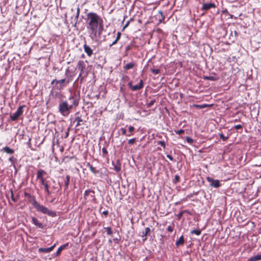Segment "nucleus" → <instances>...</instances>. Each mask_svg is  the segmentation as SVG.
<instances>
[{"instance_id": "5", "label": "nucleus", "mask_w": 261, "mask_h": 261, "mask_svg": "<svg viewBox=\"0 0 261 261\" xmlns=\"http://www.w3.org/2000/svg\"><path fill=\"white\" fill-rule=\"evenodd\" d=\"M70 80L67 79L66 78L57 80L56 79L53 80L51 82V84H56V86H57V88L59 90L63 89L64 87L67 86V85L69 83Z\"/></svg>"}, {"instance_id": "7", "label": "nucleus", "mask_w": 261, "mask_h": 261, "mask_svg": "<svg viewBox=\"0 0 261 261\" xmlns=\"http://www.w3.org/2000/svg\"><path fill=\"white\" fill-rule=\"evenodd\" d=\"M25 105H22L19 106L17 109L16 111L11 115L10 117L12 121H16L18 119V118L23 113V109L25 107Z\"/></svg>"}, {"instance_id": "55", "label": "nucleus", "mask_w": 261, "mask_h": 261, "mask_svg": "<svg viewBox=\"0 0 261 261\" xmlns=\"http://www.w3.org/2000/svg\"><path fill=\"white\" fill-rule=\"evenodd\" d=\"M228 13V11L226 9L222 11V13Z\"/></svg>"}, {"instance_id": "20", "label": "nucleus", "mask_w": 261, "mask_h": 261, "mask_svg": "<svg viewBox=\"0 0 261 261\" xmlns=\"http://www.w3.org/2000/svg\"><path fill=\"white\" fill-rule=\"evenodd\" d=\"M70 180V176L69 175H67L65 180V184H64V191H66L68 189Z\"/></svg>"}, {"instance_id": "52", "label": "nucleus", "mask_w": 261, "mask_h": 261, "mask_svg": "<svg viewBox=\"0 0 261 261\" xmlns=\"http://www.w3.org/2000/svg\"><path fill=\"white\" fill-rule=\"evenodd\" d=\"M121 131L123 135L125 134V133H126L125 129L122 128H121Z\"/></svg>"}, {"instance_id": "19", "label": "nucleus", "mask_w": 261, "mask_h": 261, "mask_svg": "<svg viewBox=\"0 0 261 261\" xmlns=\"http://www.w3.org/2000/svg\"><path fill=\"white\" fill-rule=\"evenodd\" d=\"M2 151L5 152L9 154H12L14 152V150L11 148H10L8 146H5L2 149Z\"/></svg>"}, {"instance_id": "28", "label": "nucleus", "mask_w": 261, "mask_h": 261, "mask_svg": "<svg viewBox=\"0 0 261 261\" xmlns=\"http://www.w3.org/2000/svg\"><path fill=\"white\" fill-rule=\"evenodd\" d=\"M253 261H257L261 260V254H257L252 257Z\"/></svg>"}, {"instance_id": "31", "label": "nucleus", "mask_w": 261, "mask_h": 261, "mask_svg": "<svg viewBox=\"0 0 261 261\" xmlns=\"http://www.w3.org/2000/svg\"><path fill=\"white\" fill-rule=\"evenodd\" d=\"M219 136L220 139H221L224 141H226L228 138V137H225L222 133L220 134Z\"/></svg>"}, {"instance_id": "6", "label": "nucleus", "mask_w": 261, "mask_h": 261, "mask_svg": "<svg viewBox=\"0 0 261 261\" xmlns=\"http://www.w3.org/2000/svg\"><path fill=\"white\" fill-rule=\"evenodd\" d=\"M71 11L72 13V15L70 17V23L72 24L74 27H75L79 17L80 9L79 7L77 6L75 9L71 8Z\"/></svg>"}, {"instance_id": "57", "label": "nucleus", "mask_w": 261, "mask_h": 261, "mask_svg": "<svg viewBox=\"0 0 261 261\" xmlns=\"http://www.w3.org/2000/svg\"><path fill=\"white\" fill-rule=\"evenodd\" d=\"M56 95H59V96H62L61 94L58 93V92L56 93Z\"/></svg>"}, {"instance_id": "51", "label": "nucleus", "mask_w": 261, "mask_h": 261, "mask_svg": "<svg viewBox=\"0 0 261 261\" xmlns=\"http://www.w3.org/2000/svg\"><path fill=\"white\" fill-rule=\"evenodd\" d=\"M201 109H203V108H206L207 107H208V105L207 104H203V105H201Z\"/></svg>"}, {"instance_id": "11", "label": "nucleus", "mask_w": 261, "mask_h": 261, "mask_svg": "<svg viewBox=\"0 0 261 261\" xmlns=\"http://www.w3.org/2000/svg\"><path fill=\"white\" fill-rule=\"evenodd\" d=\"M216 7V5L214 3H202V7L201 8L202 11H206L211 8H215Z\"/></svg>"}, {"instance_id": "33", "label": "nucleus", "mask_w": 261, "mask_h": 261, "mask_svg": "<svg viewBox=\"0 0 261 261\" xmlns=\"http://www.w3.org/2000/svg\"><path fill=\"white\" fill-rule=\"evenodd\" d=\"M175 133L176 134L181 135V134H184L185 133V130L184 129H180L179 130H175Z\"/></svg>"}, {"instance_id": "32", "label": "nucleus", "mask_w": 261, "mask_h": 261, "mask_svg": "<svg viewBox=\"0 0 261 261\" xmlns=\"http://www.w3.org/2000/svg\"><path fill=\"white\" fill-rule=\"evenodd\" d=\"M150 71L154 74H158L160 72V70L159 69H150Z\"/></svg>"}, {"instance_id": "9", "label": "nucleus", "mask_w": 261, "mask_h": 261, "mask_svg": "<svg viewBox=\"0 0 261 261\" xmlns=\"http://www.w3.org/2000/svg\"><path fill=\"white\" fill-rule=\"evenodd\" d=\"M207 181L210 182V186L212 187L218 188L221 187V184L219 180L213 179L209 176L206 177Z\"/></svg>"}, {"instance_id": "49", "label": "nucleus", "mask_w": 261, "mask_h": 261, "mask_svg": "<svg viewBox=\"0 0 261 261\" xmlns=\"http://www.w3.org/2000/svg\"><path fill=\"white\" fill-rule=\"evenodd\" d=\"M102 214L104 215L105 216H107L108 215V211H105L102 212Z\"/></svg>"}, {"instance_id": "35", "label": "nucleus", "mask_w": 261, "mask_h": 261, "mask_svg": "<svg viewBox=\"0 0 261 261\" xmlns=\"http://www.w3.org/2000/svg\"><path fill=\"white\" fill-rule=\"evenodd\" d=\"M186 141L188 143L191 144H192L193 142V139L189 137H186Z\"/></svg>"}, {"instance_id": "1", "label": "nucleus", "mask_w": 261, "mask_h": 261, "mask_svg": "<svg viewBox=\"0 0 261 261\" xmlns=\"http://www.w3.org/2000/svg\"><path fill=\"white\" fill-rule=\"evenodd\" d=\"M87 28L91 34L96 38L100 36L103 29L102 19L96 13H88Z\"/></svg>"}, {"instance_id": "24", "label": "nucleus", "mask_w": 261, "mask_h": 261, "mask_svg": "<svg viewBox=\"0 0 261 261\" xmlns=\"http://www.w3.org/2000/svg\"><path fill=\"white\" fill-rule=\"evenodd\" d=\"M204 79L210 81H216L218 80V77L215 75L214 76H204Z\"/></svg>"}, {"instance_id": "45", "label": "nucleus", "mask_w": 261, "mask_h": 261, "mask_svg": "<svg viewBox=\"0 0 261 261\" xmlns=\"http://www.w3.org/2000/svg\"><path fill=\"white\" fill-rule=\"evenodd\" d=\"M43 186H44L45 190V189H49V185H48V184H47V182H46V184H45L44 185H43Z\"/></svg>"}, {"instance_id": "13", "label": "nucleus", "mask_w": 261, "mask_h": 261, "mask_svg": "<svg viewBox=\"0 0 261 261\" xmlns=\"http://www.w3.org/2000/svg\"><path fill=\"white\" fill-rule=\"evenodd\" d=\"M85 64L83 60H80L77 63V67L79 70H80V73L79 76H81L83 74V70L85 68Z\"/></svg>"}, {"instance_id": "53", "label": "nucleus", "mask_w": 261, "mask_h": 261, "mask_svg": "<svg viewBox=\"0 0 261 261\" xmlns=\"http://www.w3.org/2000/svg\"><path fill=\"white\" fill-rule=\"evenodd\" d=\"M159 13L162 15V16L163 17V18L164 19V17L163 16V13L162 11H159Z\"/></svg>"}, {"instance_id": "36", "label": "nucleus", "mask_w": 261, "mask_h": 261, "mask_svg": "<svg viewBox=\"0 0 261 261\" xmlns=\"http://www.w3.org/2000/svg\"><path fill=\"white\" fill-rule=\"evenodd\" d=\"M158 144L160 145L161 146H162L164 148L166 147V144H165V142L164 141H160L158 142Z\"/></svg>"}, {"instance_id": "40", "label": "nucleus", "mask_w": 261, "mask_h": 261, "mask_svg": "<svg viewBox=\"0 0 261 261\" xmlns=\"http://www.w3.org/2000/svg\"><path fill=\"white\" fill-rule=\"evenodd\" d=\"M120 36H121V33L120 32H118L117 34V37L115 39V44L116 43L117 41L120 39Z\"/></svg>"}, {"instance_id": "8", "label": "nucleus", "mask_w": 261, "mask_h": 261, "mask_svg": "<svg viewBox=\"0 0 261 261\" xmlns=\"http://www.w3.org/2000/svg\"><path fill=\"white\" fill-rule=\"evenodd\" d=\"M46 174V172L43 169H39L37 171L36 178L40 180V183L42 185L47 182L44 177V176Z\"/></svg>"}, {"instance_id": "38", "label": "nucleus", "mask_w": 261, "mask_h": 261, "mask_svg": "<svg viewBox=\"0 0 261 261\" xmlns=\"http://www.w3.org/2000/svg\"><path fill=\"white\" fill-rule=\"evenodd\" d=\"M174 229V225H169L167 227V230L168 231L172 232Z\"/></svg>"}, {"instance_id": "4", "label": "nucleus", "mask_w": 261, "mask_h": 261, "mask_svg": "<svg viewBox=\"0 0 261 261\" xmlns=\"http://www.w3.org/2000/svg\"><path fill=\"white\" fill-rule=\"evenodd\" d=\"M68 100L70 101L69 105L72 106V108H76L79 104L80 95L79 93L72 92L69 97Z\"/></svg>"}, {"instance_id": "61", "label": "nucleus", "mask_w": 261, "mask_h": 261, "mask_svg": "<svg viewBox=\"0 0 261 261\" xmlns=\"http://www.w3.org/2000/svg\"><path fill=\"white\" fill-rule=\"evenodd\" d=\"M146 240V238H145L144 239V241H145Z\"/></svg>"}, {"instance_id": "25", "label": "nucleus", "mask_w": 261, "mask_h": 261, "mask_svg": "<svg viewBox=\"0 0 261 261\" xmlns=\"http://www.w3.org/2000/svg\"><path fill=\"white\" fill-rule=\"evenodd\" d=\"M135 66V64L133 63H129L127 64H126L124 67V69L125 70H128V69H132Z\"/></svg>"}, {"instance_id": "23", "label": "nucleus", "mask_w": 261, "mask_h": 261, "mask_svg": "<svg viewBox=\"0 0 261 261\" xmlns=\"http://www.w3.org/2000/svg\"><path fill=\"white\" fill-rule=\"evenodd\" d=\"M75 121L77 122L76 124V126H79L82 124H84L85 123V121H84L81 117L77 116L75 118Z\"/></svg>"}, {"instance_id": "2", "label": "nucleus", "mask_w": 261, "mask_h": 261, "mask_svg": "<svg viewBox=\"0 0 261 261\" xmlns=\"http://www.w3.org/2000/svg\"><path fill=\"white\" fill-rule=\"evenodd\" d=\"M72 109V106H70L66 100L61 101L59 103V111L64 117L68 116L70 113V110Z\"/></svg>"}, {"instance_id": "48", "label": "nucleus", "mask_w": 261, "mask_h": 261, "mask_svg": "<svg viewBox=\"0 0 261 261\" xmlns=\"http://www.w3.org/2000/svg\"><path fill=\"white\" fill-rule=\"evenodd\" d=\"M45 191L46 193L48 195H50L51 192H50V191H49V189H45Z\"/></svg>"}, {"instance_id": "41", "label": "nucleus", "mask_w": 261, "mask_h": 261, "mask_svg": "<svg viewBox=\"0 0 261 261\" xmlns=\"http://www.w3.org/2000/svg\"><path fill=\"white\" fill-rule=\"evenodd\" d=\"M179 181V176L178 175H175L174 181L175 183H176Z\"/></svg>"}, {"instance_id": "3", "label": "nucleus", "mask_w": 261, "mask_h": 261, "mask_svg": "<svg viewBox=\"0 0 261 261\" xmlns=\"http://www.w3.org/2000/svg\"><path fill=\"white\" fill-rule=\"evenodd\" d=\"M34 207L37 211L51 217H55L56 214L55 212L49 210L47 207L40 204L37 201H34Z\"/></svg>"}, {"instance_id": "18", "label": "nucleus", "mask_w": 261, "mask_h": 261, "mask_svg": "<svg viewBox=\"0 0 261 261\" xmlns=\"http://www.w3.org/2000/svg\"><path fill=\"white\" fill-rule=\"evenodd\" d=\"M87 167L89 168V170L94 174H96L99 173V170L96 169L95 167H93V166L90 164L89 163H87Z\"/></svg>"}, {"instance_id": "47", "label": "nucleus", "mask_w": 261, "mask_h": 261, "mask_svg": "<svg viewBox=\"0 0 261 261\" xmlns=\"http://www.w3.org/2000/svg\"><path fill=\"white\" fill-rule=\"evenodd\" d=\"M193 107L196 108L201 109V105L194 104Z\"/></svg>"}, {"instance_id": "43", "label": "nucleus", "mask_w": 261, "mask_h": 261, "mask_svg": "<svg viewBox=\"0 0 261 261\" xmlns=\"http://www.w3.org/2000/svg\"><path fill=\"white\" fill-rule=\"evenodd\" d=\"M243 127L242 125H241V124H238V125H236L234 126V128L236 129H242Z\"/></svg>"}, {"instance_id": "29", "label": "nucleus", "mask_w": 261, "mask_h": 261, "mask_svg": "<svg viewBox=\"0 0 261 261\" xmlns=\"http://www.w3.org/2000/svg\"><path fill=\"white\" fill-rule=\"evenodd\" d=\"M186 212H187V210H184V211H182V212H180L179 214H178L176 216L178 218V220L180 219L182 217L183 214L184 213H185Z\"/></svg>"}, {"instance_id": "14", "label": "nucleus", "mask_w": 261, "mask_h": 261, "mask_svg": "<svg viewBox=\"0 0 261 261\" xmlns=\"http://www.w3.org/2000/svg\"><path fill=\"white\" fill-rule=\"evenodd\" d=\"M84 49L85 52L86 53L88 57H91L93 55V50L91 48V47L88 46L86 43L84 45Z\"/></svg>"}, {"instance_id": "46", "label": "nucleus", "mask_w": 261, "mask_h": 261, "mask_svg": "<svg viewBox=\"0 0 261 261\" xmlns=\"http://www.w3.org/2000/svg\"><path fill=\"white\" fill-rule=\"evenodd\" d=\"M167 157L171 161L173 160V157L170 154H167Z\"/></svg>"}, {"instance_id": "58", "label": "nucleus", "mask_w": 261, "mask_h": 261, "mask_svg": "<svg viewBox=\"0 0 261 261\" xmlns=\"http://www.w3.org/2000/svg\"><path fill=\"white\" fill-rule=\"evenodd\" d=\"M113 9H110V12H109V13H111L113 12Z\"/></svg>"}, {"instance_id": "56", "label": "nucleus", "mask_w": 261, "mask_h": 261, "mask_svg": "<svg viewBox=\"0 0 261 261\" xmlns=\"http://www.w3.org/2000/svg\"><path fill=\"white\" fill-rule=\"evenodd\" d=\"M247 261H253V259H252V257H250V258L248 260H247Z\"/></svg>"}, {"instance_id": "60", "label": "nucleus", "mask_w": 261, "mask_h": 261, "mask_svg": "<svg viewBox=\"0 0 261 261\" xmlns=\"http://www.w3.org/2000/svg\"><path fill=\"white\" fill-rule=\"evenodd\" d=\"M113 44H114V42H113V43H112V45H113Z\"/></svg>"}, {"instance_id": "37", "label": "nucleus", "mask_w": 261, "mask_h": 261, "mask_svg": "<svg viewBox=\"0 0 261 261\" xmlns=\"http://www.w3.org/2000/svg\"><path fill=\"white\" fill-rule=\"evenodd\" d=\"M155 102V100H151L149 103L147 104V106L148 108L151 107L154 104Z\"/></svg>"}, {"instance_id": "12", "label": "nucleus", "mask_w": 261, "mask_h": 261, "mask_svg": "<svg viewBox=\"0 0 261 261\" xmlns=\"http://www.w3.org/2000/svg\"><path fill=\"white\" fill-rule=\"evenodd\" d=\"M94 192L92 190H86L84 193V198L86 200H92L94 199Z\"/></svg>"}, {"instance_id": "42", "label": "nucleus", "mask_w": 261, "mask_h": 261, "mask_svg": "<svg viewBox=\"0 0 261 261\" xmlns=\"http://www.w3.org/2000/svg\"><path fill=\"white\" fill-rule=\"evenodd\" d=\"M136 141V138H133L132 139H130L128 142V143L129 144H132L133 143H134Z\"/></svg>"}, {"instance_id": "15", "label": "nucleus", "mask_w": 261, "mask_h": 261, "mask_svg": "<svg viewBox=\"0 0 261 261\" xmlns=\"http://www.w3.org/2000/svg\"><path fill=\"white\" fill-rule=\"evenodd\" d=\"M56 245L54 244L52 246L48 248H40L38 249L39 252L48 253L51 252L55 248Z\"/></svg>"}, {"instance_id": "30", "label": "nucleus", "mask_w": 261, "mask_h": 261, "mask_svg": "<svg viewBox=\"0 0 261 261\" xmlns=\"http://www.w3.org/2000/svg\"><path fill=\"white\" fill-rule=\"evenodd\" d=\"M10 192H11V198L12 200L14 202H16L17 201V198L14 197V194H13V191L12 190H11Z\"/></svg>"}, {"instance_id": "26", "label": "nucleus", "mask_w": 261, "mask_h": 261, "mask_svg": "<svg viewBox=\"0 0 261 261\" xmlns=\"http://www.w3.org/2000/svg\"><path fill=\"white\" fill-rule=\"evenodd\" d=\"M150 232V229L149 227H146L145 229V231L142 233V237H146L147 235L149 234Z\"/></svg>"}, {"instance_id": "27", "label": "nucleus", "mask_w": 261, "mask_h": 261, "mask_svg": "<svg viewBox=\"0 0 261 261\" xmlns=\"http://www.w3.org/2000/svg\"><path fill=\"white\" fill-rule=\"evenodd\" d=\"M201 230L200 229H194L191 231V234H195L197 236H199L201 234Z\"/></svg>"}, {"instance_id": "39", "label": "nucleus", "mask_w": 261, "mask_h": 261, "mask_svg": "<svg viewBox=\"0 0 261 261\" xmlns=\"http://www.w3.org/2000/svg\"><path fill=\"white\" fill-rule=\"evenodd\" d=\"M119 163L118 161L117 162V165H115V171H119L120 170V165H118V164Z\"/></svg>"}, {"instance_id": "10", "label": "nucleus", "mask_w": 261, "mask_h": 261, "mask_svg": "<svg viewBox=\"0 0 261 261\" xmlns=\"http://www.w3.org/2000/svg\"><path fill=\"white\" fill-rule=\"evenodd\" d=\"M128 86L132 90L135 91L141 89L143 87L144 84L143 80H140L139 83L136 85L134 86L132 83L130 82L128 83Z\"/></svg>"}, {"instance_id": "16", "label": "nucleus", "mask_w": 261, "mask_h": 261, "mask_svg": "<svg viewBox=\"0 0 261 261\" xmlns=\"http://www.w3.org/2000/svg\"><path fill=\"white\" fill-rule=\"evenodd\" d=\"M32 222L36 227L39 228H43V225L42 223L40 222L38 219L35 217L32 218Z\"/></svg>"}, {"instance_id": "34", "label": "nucleus", "mask_w": 261, "mask_h": 261, "mask_svg": "<svg viewBox=\"0 0 261 261\" xmlns=\"http://www.w3.org/2000/svg\"><path fill=\"white\" fill-rule=\"evenodd\" d=\"M107 234H111L112 233V230L110 227L105 228Z\"/></svg>"}, {"instance_id": "17", "label": "nucleus", "mask_w": 261, "mask_h": 261, "mask_svg": "<svg viewBox=\"0 0 261 261\" xmlns=\"http://www.w3.org/2000/svg\"><path fill=\"white\" fill-rule=\"evenodd\" d=\"M24 197L28 198L30 201H32V204L34 205V201H37L34 196L32 195L31 194L25 192L24 194Z\"/></svg>"}, {"instance_id": "21", "label": "nucleus", "mask_w": 261, "mask_h": 261, "mask_svg": "<svg viewBox=\"0 0 261 261\" xmlns=\"http://www.w3.org/2000/svg\"><path fill=\"white\" fill-rule=\"evenodd\" d=\"M185 243V240L183 236L180 237L179 239L176 241L175 245L176 247L183 245Z\"/></svg>"}, {"instance_id": "50", "label": "nucleus", "mask_w": 261, "mask_h": 261, "mask_svg": "<svg viewBox=\"0 0 261 261\" xmlns=\"http://www.w3.org/2000/svg\"><path fill=\"white\" fill-rule=\"evenodd\" d=\"M128 24H129V21H127L126 22V23L124 25L122 30H124L128 26Z\"/></svg>"}, {"instance_id": "54", "label": "nucleus", "mask_w": 261, "mask_h": 261, "mask_svg": "<svg viewBox=\"0 0 261 261\" xmlns=\"http://www.w3.org/2000/svg\"><path fill=\"white\" fill-rule=\"evenodd\" d=\"M102 152H103L104 153H106L107 152L106 149V148H103L102 149Z\"/></svg>"}, {"instance_id": "44", "label": "nucleus", "mask_w": 261, "mask_h": 261, "mask_svg": "<svg viewBox=\"0 0 261 261\" xmlns=\"http://www.w3.org/2000/svg\"><path fill=\"white\" fill-rule=\"evenodd\" d=\"M134 129H135V128L134 126H129V132H130V133L133 132L134 130Z\"/></svg>"}, {"instance_id": "22", "label": "nucleus", "mask_w": 261, "mask_h": 261, "mask_svg": "<svg viewBox=\"0 0 261 261\" xmlns=\"http://www.w3.org/2000/svg\"><path fill=\"white\" fill-rule=\"evenodd\" d=\"M68 246V243L61 246L56 252V255L58 256L61 254V251Z\"/></svg>"}, {"instance_id": "59", "label": "nucleus", "mask_w": 261, "mask_h": 261, "mask_svg": "<svg viewBox=\"0 0 261 261\" xmlns=\"http://www.w3.org/2000/svg\"><path fill=\"white\" fill-rule=\"evenodd\" d=\"M185 213H188V214H190V213L188 211H187V212H186Z\"/></svg>"}]
</instances>
